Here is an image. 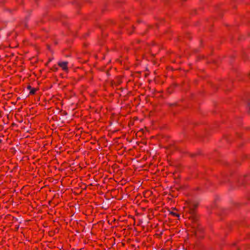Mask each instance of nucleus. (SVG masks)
Listing matches in <instances>:
<instances>
[{
  "label": "nucleus",
  "mask_w": 250,
  "mask_h": 250,
  "mask_svg": "<svg viewBox=\"0 0 250 250\" xmlns=\"http://www.w3.org/2000/svg\"><path fill=\"white\" fill-rule=\"evenodd\" d=\"M198 207V204L196 203H191L189 204L188 208V212L191 214H194L196 212V208Z\"/></svg>",
  "instance_id": "obj_1"
},
{
  "label": "nucleus",
  "mask_w": 250,
  "mask_h": 250,
  "mask_svg": "<svg viewBox=\"0 0 250 250\" xmlns=\"http://www.w3.org/2000/svg\"><path fill=\"white\" fill-rule=\"evenodd\" d=\"M68 63L67 62H59L58 64L63 71L67 72L68 71Z\"/></svg>",
  "instance_id": "obj_2"
},
{
  "label": "nucleus",
  "mask_w": 250,
  "mask_h": 250,
  "mask_svg": "<svg viewBox=\"0 0 250 250\" xmlns=\"http://www.w3.org/2000/svg\"><path fill=\"white\" fill-rule=\"evenodd\" d=\"M27 89L29 90V94L33 95H34L37 91V89L32 87L31 85H29L27 87Z\"/></svg>",
  "instance_id": "obj_3"
},
{
  "label": "nucleus",
  "mask_w": 250,
  "mask_h": 250,
  "mask_svg": "<svg viewBox=\"0 0 250 250\" xmlns=\"http://www.w3.org/2000/svg\"><path fill=\"white\" fill-rule=\"evenodd\" d=\"M174 210H176V212L173 211H170L169 212V214L171 215V216L173 217H177L178 218V219H179L180 215L177 212V210L174 208L173 209Z\"/></svg>",
  "instance_id": "obj_4"
},
{
  "label": "nucleus",
  "mask_w": 250,
  "mask_h": 250,
  "mask_svg": "<svg viewBox=\"0 0 250 250\" xmlns=\"http://www.w3.org/2000/svg\"><path fill=\"white\" fill-rule=\"evenodd\" d=\"M58 68L57 67H53V70L54 71H57L58 70Z\"/></svg>",
  "instance_id": "obj_5"
},
{
  "label": "nucleus",
  "mask_w": 250,
  "mask_h": 250,
  "mask_svg": "<svg viewBox=\"0 0 250 250\" xmlns=\"http://www.w3.org/2000/svg\"><path fill=\"white\" fill-rule=\"evenodd\" d=\"M249 106L250 107V102L249 103Z\"/></svg>",
  "instance_id": "obj_6"
},
{
  "label": "nucleus",
  "mask_w": 250,
  "mask_h": 250,
  "mask_svg": "<svg viewBox=\"0 0 250 250\" xmlns=\"http://www.w3.org/2000/svg\"><path fill=\"white\" fill-rule=\"evenodd\" d=\"M170 88H171V87H169V88H168V91H169V90H170Z\"/></svg>",
  "instance_id": "obj_7"
},
{
  "label": "nucleus",
  "mask_w": 250,
  "mask_h": 250,
  "mask_svg": "<svg viewBox=\"0 0 250 250\" xmlns=\"http://www.w3.org/2000/svg\"><path fill=\"white\" fill-rule=\"evenodd\" d=\"M2 142V140L0 139V144Z\"/></svg>",
  "instance_id": "obj_8"
}]
</instances>
